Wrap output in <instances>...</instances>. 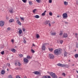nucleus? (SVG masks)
Here are the masks:
<instances>
[{
	"instance_id": "72a5a7b5",
	"label": "nucleus",
	"mask_w": 78,
	"mask_h": 78,
	"mask_svg": "<svg viewBox=\"0 0 78 78\" xmlns=\"http://www.w3.org/2000/svg\"><path fill=\"white\" fill-rule=\"evenodd\" d=\"M36 9H34L33 11V12H34V13H35V12H36Z\"/></svg>"
},
{
	"instance_id": "6e6552de",
	"label": "nucleus",
	"mask_w": 78,
	"mask_h": 78,
	"mask_svg": "<svg viewBox=\"0 0 78 78\" xmlns=\"http://www.w3.org/2000/svg\"><path fill=\"white\" fill-rule=\"evenodd\" d=\"M9 12L10 13H14V11H13V9L12 8L9 9Z\"/></svg>"
},
{
	"instance_id": "de8ad7c7",
	"label": "nucleus",
	"mask_w": 78,
	"mask_h": 78,
	"mask_svg": "<svg viewBox=\"0 0 78 78\" xmlns=\"http://www.w3.org/2000/svg\"><path fill=\"white\" fill-rule=\"evenodd\" d=\"M65 23H66V24H68V22H64Z\"/></svg>"
},
{
	"instance_id": "4d7b16f0",
	"label": "nucleus",
	"mask_w": 78,
	"mask_h": 78,
	"mask_svg": "<svg viewBox=\"0 0 78 78\" xmlns=\"http://www.w3.org/2000/svg\"><path fill=\"white\" fill-rule=\"evenodd\" d=\"M7 71H9V69H7Z\"/></svg>"
},
{
	"instance_id": "f8f14e48",
	"label": "nucleus",
	"mask_w": 78,
	"mask_h": 78,
	"mask_svg": "<svg viewBox=\"0 0 78 78\" xmlns=\"http://www.w3.org/2000/svg\"><path fill=\"white\" fill-rule=\"evenodd\" d=\"M23 61L24 62H28V60L26 58H24Z\"/></svg>"
},
{
	"instance_id": "dca6fc26",
	"label": "nucleus",
	"mask_w": 78,
	"mask_h": 78,
	"mask_svg": "<svg viewBox=\"0 0 78 78\" xmlns=\"http://www.w3.org/2000/svg\"><path fill=\"white\" fill-rule=\"evenodd\" d=\"M57 65L58 66H59L60 67H62V65L63 64L60 63H59L57 64Z\"/></svg>"
},
{
	"instance_id": "a19ab883",
	"label": "nucleus",
	"mask_w": 78,
	"mask_h": 78,
	"mask_svg": "<svg viewBox=\"0 0 78 78\" xmlns=\"http://www.w3.org/2000/svg\"><path fill=\"white\" fill-rule=\"evenodd\" d=\"M76 48H78V43L76 44Z\"/></svg>"
},
{
	"instance_id": "f257e3e1",
	"label": "nucleus",
	"mask_w": 78,
	"mask_h": 78,
	"mask_svg": "<svg viewBox=\"0 0 78 78\" xmlns=\"http://www.w3.org/2000/svg\"><path fill=\"white\" fill-rule=\"evenodd\" d=\"M54 53L57 55L61 54V49L60 48H58L55 50L54 51Z\"/></svg>"
},
{
	"instance_id": "58836bf2",
	"label": "nucleus",
	"mask_w": 78,
	"mask_h": 78,
	"mask_svg": "<svg viewBox=\"0 0 78 78\" xmlns=\"http://www.w3.org/2000/svg\"><path fill=\"white\" fill-rule=\"evenodd\" d=\"M49 2L50 3H51L52 2V0H49Z\"/></svg>"
},
{
	"instance_id": "6e6d98bb",
	"label": "nucleus",
	"mask_w": 78,
	"mask_h": 78,
	"mask_svg": "<svg viewBox=\"0 0 78 78\" xmlns=\"http://www.w3.org/2000/svg\"><path fill=\"white\" fill-rule=\"evenodd\" d=\"M76 38H78V37H77V36H76Z\"/></svg>"
},
{
	"instance_id": "0eeeda50",
	"label": "nucleus",
	"mask_w": 78,
	"mask_h": 78,
	"mask_svg": "<svg viewBox=\"0 0 78 78\" xmlns=\"http://www.w3.org/2000/svg\"><path fill=\"white\" fill-rule=\"evenodd\" d=\"M65 67L66 68H69V66L67 64H63L62 67Z\"/></svg>"
},
{
	"instance_id": "a878e982",
	"label": "nucleus",
	"mask_w": 78,
	"mask_h": 78,
	"mask_svg": "<svg viewBox=\"0 0 78 78\" xmlns=\"http://www.w3.org/2000/svg\"><path fill=\"white\" fill-rule=\"evenodd\" d=\"M51 35L52 36H54L56 35V33L55 32H52L51 33Z\"/></svg>"
},
{
	"instance_id": "f03ea898",
	"label": "nucleus",
	"mask_w": 78,
	"mask_h": 78,
	"mask_svg": "<svg viewBox=\"0 0 78 78\" xmlns=\"http://www.w3.org/2000/svg\"><path fill=\"white\" fill-rule=\"evenodd\" d=\"M53 78H58V76L57 75H56L55 73H53L52 72H49L48 71L47 72Z\"/></svg>"
},
{
	"instance_id": "473e14b6",
	"label": "nucleus",
	"mask_w": 78,
	"mask_h": 78,
	"mask_svg": "<svg viewBox=\"0 0 78 78\" xmlns=\"http://www.w3.org/2000/svg\"><path fill=\"white\" fill-rule=\"evenodd\" d=\"M24 3H26L27 0H22Z\"/></svg>"
},
{
	"instance_id": "052dcab7",
	"label": "nucleus",
	"mask_w": 78,
	"mask_h": 78,
	"mask_svg": "<svg viewBox=\"0 0 78 78\" xmlns=\"http://www.w3.org/2000/svg\"><path fill=\"white\" fill-rule=\"evenodd\" d=\"M77 40L78 41V38H77Z\"/></svg>"
},
{
	"instance_id": "680f3d73",
	"label": "nucleus",
	"mask_w": 78,
	"mask_h": 78,
	"mask_svg": "<svg viewBox=\"0 0 78 78\" xmlns=\"http://www.w3.org/2000/svg\"><path fill=\"white\" fill-rule=\"evenodd\" d=\"M69 61H70V60H69Z\"/></svg>"
},
{
	"instance_id": "7ed1b4c3",
	"label": "nucleus",
	"mask_w": 78,
	"mask_h": 78,
	"mask_svg": "<svg viewBox=\"0 0 78 78\" xmlns=\"http://www.w3.org/2000/svg\"><path fill=\"white\" fill-rule=\"evenodd\" d=\"M48 45V43H45L43 44L42 47V49L43 50H45L46 49L45 47V45Z\"/></svg>"
},
{
	"instance_id": "1a4fd4ad",
	"label": "nucleus",
	"mask_w": 78,
	"mask_h": 78,
	"mask_svg": "<svg viewBox=\"0 0 78 78\" xmlns=\"http://www.w3.org/2000/svg\"><path fill=\"white\" fill-rule=\"evenodd\" d=\"M33 73L35 74V75H39L40 74V73L38 71H35L33 72Z\"/></svg>"
},
{
	"instance_id": "c85d7f7f",
	"label": "nucleus",
	"mask_w": 78,
	"mask_h": 78,
	"mask_svg": "<svg viewBox=\"0 0 78 78\" xmlns=\"http://www.w3.org/2000/svg\"><path fill=\"white\" fill-rule=\"evenodd\" d=\"M36 37L37 39H38L39 37V34H37L36 35Z\"/></svg>"
},
{
	"instance_id": "09e8293b",
	"label": "nucleus",
	"mask_w": 78,
	"mask_h": 78,
	"mask_svg": "<svg viewBox=\"0 0 78 78\" xmlns=\"http://www.w3.org/2000/svg\"><path fill=\"white\" fill-rule=\"evenodd\" d=\"M48 25L49 27H51V24H50V23H49Z\"/></svg>"
},
{
	"instance_id": "2eb2a0df",
	"label": "nucleus",
	"mask_w": 78,
	"mask_h": 78,
	"mask_svg": "<svg viewBox=\"0 0 78 78\" xmlns=\"http://www.w3.org/2000/svg\"><path fill=\"white\" fill-rule=\"evenodd\" d=\"M17 64L18 65V66H19V67H20V65H21V64H20V62H18V63H16L15 64V66H17Z\"/></svg>"
},
{
	"instance_id": "9b49d317",
	"label": "nucleus",
	"mask_w": 78,
	"mask_h": 78,
	"mask_svg": "<svg viewBox=\"0 0 78 78\" xmlns=\"http://www.w3.org/2000/svg\"><path fill=\"white\" fill-rule=\"evenodd\" d=\"M16 22L18 25H21V23L20 22V21L19 20H16Z\"/></svg>"
},
{
	"instance_id": "b1692460",
	"label": "nucleus",
	"mask_w": 78,
	"mask_h": 78,
	"mask_svg": "<svg viewBox=\"0 0 78 78\" xmlns=\"http://www.w3.org/2000/svg\"><path fill=\"white\" fill-rule=\"evenodd\" d=\"M34 17L37 19H38V18H39V16L38 15H36V16H34Z\"/></svg>"
},
{
	"instance_id": "5701e85b",
	"label": "nucleus",
	"mask_w": 78,
	"mask_h": 78,
	"mask_svg": "<svg viewBox=\"0 0 78 78\" xmlns=\"http://www.w3.org/2000/svg\"><path fill=\"white\" fill-rule=\"evenodd\" d=\"M49 50L50 51H53V49L52 48H48Z\"/></svg>"
},
{
	"instance_id": "f704fd0d",
	"label": "nucleus",
	"mask_w": 78,
	"mask_h": 78,
	"mask_svg": "<svg viewBox=\"0 0 78 78\" xmlns=\"http://www.w3.org/2000/svg\"><path fill=\"white\" fill-rule=\"evenodd\" d=\"M36 1L37 3H39L41 2V0H36Z\"/></svg>"
},
{
	"instance_id": "4c0bfd02",
	"label": "nucleus",
	"mask_w": 78,
	"mask_h": 78,
	"mask_svg": "<svg viewBox=\"0 0 78 78\" xmlns=\"http://www.w3.org/2000/svg\"><path fill=\"white\" fill-rule=\"evenodd\" d=\"M23 42L24 44H26V43H27V41H25V39H24Z\"/></svg>"
},
{
	"instance_id": "13d9d810",
	"label": "nucleus",
	"mask_w": 78,
	"mask_h": 78,
	"mask_svg": "<svg viewBox=\"0 0 78 78\" xmlns=\"http://www.w3.org/2000/svg\"><path fill=\"white\" fill-rule=\"evenodd\" d=\"M76 51V50H75V51Z\"/></svg>"
},
{
	"instance_id": "37998d69",
	"label": "nucleus",
	"mask_w": 78,
	"mask_h": 78,
	"mask_svg": "<svg viewBox=\"0 0 78 78\" xmlns=\"http://www.w3.org/2000/svg\"><path fill=\"white\" fill-rule=\"evenodd\" d=\"M7 30H8V31H9L11 30V28L10 27H8L7 28Z\"/></svg>"
},
{
	"instance_id": "cd10ccee",
	"label": "nucleus",
	"mask_w": 78,
	"mask_h": 78,
	"mask_svg": "<svg viewBox=\"0 0 78 78\" xmlns=\"http://www.w3.org/2000/svg\"><path fill=\"white\" fill-rule=\"evenodd\" d=\"M22 30H19V34H22Z\"/></svg>"
},
{
	"instance_id": "2f4dec72",
	"label": "nucleus",
	"mask_w": 78,
	"mask_h": 78,
	"mask_svg": "<svg viewBox=\"0 0 78 78\" xmlns=\"http://www.w3.org/2000/svg\"><path fill=\"white\" fill-rule=\"evenodd\" d=\"M29 3L30 5H33V3L31 1L29 2Z\"/></svg>"
},
{
	"instance_id": "4be33fe9",
	"label": "nucleus",
	"mask_w": 78,
	"mask_h": 78,
	"mask_svg": "<svg viewBox=\"0 0 78 78\" xmlns=\"http://www.w3.org/2000/svg\"><path fill=\"white\" fill-rule=\"evenodd\" d=\"M27 58L28 59H31V57H30V56L29 55H27Z\"/></svg>"
},
{
	"instance_id": "9d476101",
	"label": "nucleus",
	"mask_w": 78,
	"mask_h": 78,
	"mask_svg": "<svg viewBox=\"0 0 78 78\" xmlns=\"http://www.w3.org/2000/svg\"><path fill=\"white\" fill-rule=\"evenodd\" d=\"M68 35L66 33H64L63 34V37L66 38V37H67Z\"/></svg>"
},
{
	"instance_id": "ddd939ff",
	"label": "nucleus",
	"mask_w": 78,
	"mask_h": 78,
	"mask_svg": "<svg viewBox=\"0 0 78 78\" xmlns=\"http://www.w3.org/2000/svg\"><path fill=\"white\" fill-rule=\"evenodd\" d=\"M11 51L12 52H13L14 53H15V52L16 51V49H14V48L11 49Z\"/></svg>"
},
{
	"instance_id": "864d4df0",
	"label": "nucleus",
	"mask_w": 78,
	"mask_h": 78,
	"mask_svg": "<svg viewBox=\"0 0 78 78\" xmlns=\"http://www.w3.org/2000/svg\"><path fill=\"white\" fill-rule=\"evenodd\" d=\"M33 46H35V45L34 44H32Z\"/></svg>"
},
{
	"instance_id": "603ef678",
	"label": "nucleus",
	"mask_w": 78,
	"mask_h": 78,
	"mask_svg": "<svg viewBox=\"0 0 78 78\" xmlns=\"http://www.w3.org/2000/svg\"><path fill=\"white\" fill-rule=\"evenodd\" d=\"M75 35V36H78V34L77 33H76Z\"/></svg>"
},
{
	"instance_id": "49530a36",
	"label": "nucleus",
	"mask_w": 78,
	"mask_h": 78,
	"mask_svg": "<svg viewBox=\"0 0 78 78\" xmlns=\"http://www.w3.org/2000/svg\"><path fill=\"white\" fill-rule=\"evenodd\" d=\"M23 31L24 32V31H25V28H23V29H22Z\"/></svg>"
},
{
	"instance_id": "20e7f679",
	"label": "nucleus",
	"mask_w": 78,
	"mask_h": 78,
	"mask_svg": "<svg viewBox=\"0 0 78 78\" xmlns=\"http://www.w3.org/2000/svg\"><path fill=\"white\" fill-rule=\"evenodd\" d=\"M68 16L67 14L66 13H64L62 15L63 19H66V18H67Z\"/></svg>"
},
{
	"instance_id": "c756f323",
	"label": "nucleus",
	"mask_w": 78,
	"mask_h": 78,
	"mask_svg": "<svg viewBox=\"0 0 78 78\" xmlns=\"http://www.w3.org/2000/svg\"><path fill=\"white\" fill-rule=\"evenodd\" d=\"M1 55H4V53H5V51H3L1 52Z\"/></svg>"
},
{
	"instance_id": "79ce46f5",
	"label": "nucleus",
	"mask_w": 78,
	"mask_h": 78,
	"mask_svg": "<svg viewBox=\"0 0 78 78\" xmlns=\"http://www.w3.org/2000/svg\"><path fill=\"white\" fill-rule=\"evenodd\" d=\"M20 19L22 20H24V18L23 17H21Z\"/></svg>"
},
{
	"instance_id": "aec40b11",
	"label": "nucleus",
	"mask_w": 78,
	"mask_h": 78,
	"mask_svg": "<svg viewBox=\"0 0 78 78\" xmlns=\"http://www.w3.org/2000/svg\"><path fill=\"white\" fill-rule=\"evenodd\" d=\"M14 19H11L9 20V22H10L11 23V22H14Z\"/></svg>"
},
{
	"instance_id": "412c9836",
	"label": "nucleus",
	"mask_w": 78,
	"mask_h": 78,
	"mask_svg": "<svg viewBox=\"0 0 78 78\" xmlns=\"http://www.w3.org/2000/svg\"><path fill=\"white\" fill-rule=\"evenodd\" d=\"M74 56L76 58H78V54H76Z\"/></svg>"
},
{
	"instance_id": "c03bdc74",
	"label": "nucleus",
	"mask_w": 78,
	"mask_h": 78,
	"mask_svg": "<svg viewBox=\"0 0 78 78\" xmlns=\"http://www.w3.org/2000/svg\"><path fill=\"white\" fill-rule=\"evenodd\" d=\"M62 75L64 76H66V74L64 73H63L62 74Z\"/></svg>"
},
{
	"instance_id": "f3484780",
	"label": "nucleus",
	"mask_w": 78,
	"mask_h": 78,
	"mask_svg": "<svg viewBox=\"0 0 78 78\" xmlns=\"http://www.w3.org/2000/svg\"><path fill=\"white\" fill-rule=\"evenodd\" d=\"M44 78H51V77L50 76H44Z\"/></svg>"
},
{
	"instance_id": "c9c22d12",
	"label": "nucleus",
	"mask_w": 78,
	"mask_h": 78,
	"mask_svg": "<svg viewBox=\"0 0 78 78\" xmlns=\"http://www.w3.org/2000/svg\"><path fill=\"white\" fill-rule=\"evenodd\" d=\"M60 44H62V43H63V41L62 40H61L60 41Z\"/></svg>"
},
{
	"instance_id": "e433bc0d",
	"label": "nucleus",
	"mask_w": 78,
	"mask_h": 78,
	"mask_svg": "<svg viewBox=\"0 0 78 78\" xmlns=\"http://www.w3.org/2000/svg\"><path fill=\"white\" fill-rule=\"evenodd\" d=\"M31 52H32V53H34L35 51H34V50H33V49H31Z\"/></svg>"
},
{
	"instance_id": "4468645a",
	"label": "nucleus",
	"mask_w": 78,
	"mask_h": 78,
	"mask_svg": "<svg viewBox=\"0 0 78 78\" xmlns=\"http://www.w3.org/2000/svg\"><path fill=\"white\" fill-rule=\"evenodd\" d=\"M1 73L2 75H4L5 73V70H2L1 71Z\"/></svg>"
},
{
	"instance_id": "a18cd8bd",
	"label": "nucleus",
	"mask_w": 78,
	"mask_h": 78,
	"mask_svg": "<svg viewBox=\"0 0 78 78\" xmlns=\"http://www.w3.org/2000/svg\"><path fill=\"white\" fill-rule=\"evenodd\" d=\"M63 33H62V32H61L60 34H59V35H60V36H61L62 35V34Z\"/></svg>"
},
{
	"instance_id": "bb28decb",
	"label": "nucleus",
	"mask_w": 78,
	"mask_h": 78,
	"mask_svg": "<svg viewBox=\"0 0 78 78\" xmlns=\"http://www.w3.org/2000/svg\"><path fill=\"white\" fill-rule=\"evenodd\" d=\"M67 4H68V3H67V2L65 1L64 2V5L66 6L67 5Z\"/></svg>"
},
{
	"instance_id": "3c124183",
	"label": "nucleus",
	"mask_w": 78,
	"mask_h": 78,
	"mask_svg": "<svg viewBox=\"0 0 78 78\" xmlns=\"http://www.w3.org/2000/svg\"><path fill=\"white\" fill-rule=\"evenodd\" d=\"M11 42H12L13 43V42H14V40H11Z\"/></svg>"
},
{
	"instance_id": "7c9ffc66",
	"label": "nucleus",
	"mask_w": 78,
	"mask_h": 78,
	"mask_svg": "<svg viewBox=\"0 0 78 78\" xmlns=\"http://www.w3.org/2000/svg\"><path fill=\"white\" fill-rule=\"evenodd\" d=\"M19 56H20L21 58H22V57L23 56V55L22 54H19Z\"/></svg>"
},
{
	"instance_id": "423d86ee",
	"label": "nucleus",
	"mask_w": 78,
	"mask_h": 78,
	"mask_svg": "<svg viewBox=\"0 0 78 78\" xmlns=\"http://www.w3.org/2000/svg\"><path fill=\"white\" fill-rule=\"evenodd\" d=\"M5 22L3 21H0V26L3 27L4 25Z\"/></svg>"
},
{
	"instance_id": "5fc2aeb1",
	"label": "nucleus",
	"mask_w": 78,
	"mask_h": 78,
	"mask_svg": "<svg viewBox=\"0 0 78 78\" xmlns=\"http://www.w3.org/2000/svg\"><path fill=\"white\" fill-rule=\"evenodd\" d=\"M57 17H58V18H59V16H57Z\"/></svg>"
},
{
	"instance_id": "bf43d9fd",
	"label": "nucleus",
	"mask_w": 78,
	"mask_h": 78,
	"mask_svg": "<svg viewBox=\"0 0 78 78\" xmlns=\"http://www.w3.org/2000/svg\"><path fill=\"white\" fill-rule=\"evenodd\" d=\"M74 66V64L73 65V66Z\"/></svg>"
},
{
	"instance_id": "a211bd4d",
	"label": "nucleus",
	"mask_w": 78,
	"mask_h": 78,
	"mask_svg": "<svg viewBox=\"0 0 78 78\" xmlns=\"http://www.w3.org/2000/svg\"><path fill=\"white\" fill-rule=\"evenodd\" d=\"M50 20H47L45 22V23L47 25V24H48V23H50Z\"/></svg>"
},
{
	"instance_id": "6ab92c4d",
	"label": "nucleus",
	"mask_w": 78,
	"mask_h": 78,
	"mask_svg": "<svg viewBox=\"0 0 78 78\" xmlns=\"http://www.w3.org/2000/svg\"><path fill=\"white\" fill-rule=\"evenodd\" d=\"M46 12L47 11L46 10H45L44 12L42 14V16H45V12Z\"/></svg>"
},
{
	"instance_id": "8fccbe9b",
	"label": "nucleus",
	"mask_w": 78,
	"mask_h": 78,
	"mask_svg": "<svg viewBox=\"0 0 78 78\" xmlns=\"http://www.w3.org/2000/svg\"><path fill=\"white\" fill-rule=\"evenodd\" d=\"M8 67H9V66H10V64L8 63Z\"/></svg>"
},
{
	"instance_id": "ea45409f",
	"label": "nucleus",
	"mask_w": 78,
	"mask_h": 78,
	"mask_svg": "<svg viewBox=\"0 0 78 78\" xmlns=\"http://www.w3.org/2000/svg\"><path fill=\"white\" fill-rule=\"evenodd\" d=\"M49 14L50 16H52V12H50L49 13Z\"/></svg>"
},
{
	"instance_id": "39448f33",
	"label": "nucleus",
	"mask_w": 78,
	"mask_h": 78,
	"mask_svg": "<svg viewBox=\"0 0 78 78\" xmlns=\"http://www.w3.org/2000/svg\"><path fill=\"white\" fill-rule=\"evenodd\" d=\"M49 55L50 57V59H54V58H55V57L54 56V55H53L52 54H49Z\"/></svg>"
},
{
	"instance_id": "393cba45",
	"label": "nucleus",
	"mask_w": 78,
	"mask_h": 78,
	"mask_svg": "<svg viewBox=\"0 0 78 78\" xmlns=\"http://www.w3.org/2000/svg\"><path fill=\"white\" fill-rule=\"evenodd\" d=\"M67 52L65 51L64 54V56L65 57H66V56H67Z\"/></svg>"
}]
</instances>
